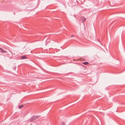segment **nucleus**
Here are the masks:
<instances>
[{"instance_id":"obj_3","label":"nucleus","mask_w":125,"mask_h":125,"mask_svg":"<svg viewBox=\"0 0 125 125\" xmlns=\"http://www.w3.org/2000/svg\"><path fill=\"white\" fill-rule=\"evenodd\" d=\"M27 57H26L25 56H22L21 57V59H27Z\"/></svg>"},{"instance_id":"obj_7","label":"nucleus","mask_w":125,"mask_h":125,"mask_svg":"<svg viewBox=\"0 0 125 125\" xmlns=\"http://www.w3.org/2000/svg\"><path fill=\"white\" fill-rule=\"evenodd\" d=\"M86 20V18L84 17V19L83 21V23H84V22Z\"/></svg>"},{"instance_id":"obj_4","label":"nucleus","mask_w":125,"mask_h":125,"mask_svg":"<svg viewBox=\"0 0 125 125\" xmlns=\"http://www.w3.org/2000/svg\"><path fill=\"white\" fill-rule=\"evenodd\" d=\"M82 63L84 65H87L89 64V63L88 62H84Z\"/></svg>"},{"instance_id":"obj_8","label":"nucleus","mask_w":125,"mask_h":125,"mask_svg":"<svg viewBox=\"0 0 125 125\" xmlns=\"http://www.w3.org/2000/svg\"><path fill=\"white\" fill-rule=\"evenodd\" d=\"M61 125H65L64 122H63L61 123Z\"/></svg>"},{"instance_id":"obj_5","label":"nucleus","mask_w":125,"mask_h":125,"mask_svg":"<svg viewBox=\"0 0 125 125\" xmlns=\"http://www.w3.org/2000/svg\"><path fill=\"white\" fill-rule=\"evenodd\" d=\"M23 105H19V108H21L22 107H23Z\"/></svg>"},{"instance_id":"obj_9","label":"nucleus","mask_w":125,"mask_h":125,"mask_svg":"<svg viewBox=\"0 0 125 125\" xmlns=\"http://www.w3.org/2000/svg\"><path fill=\"white\" fill-rule=\"evenodd\" d=\"M74 36L73 35H72L71 36V37H74Z\"/></svg>"},{"instance_id":"obj_6","label":"nucleus","mask_w":125,"mask_h":125,"mask_svg":"<svg viewBox=\"0 0 125 125\" xmlns=\"http://www.w3.org/2000/svg\"><path fill=\"white\" fill-rule=\"evenodd\" d=\"M84 17L83 16H82L81 18V20L82 21L84 19Z\"/></svg>"},{"instance_id":"obj_2","label":"nucleus","mask_w":125,"mask_h":125,"mask_svg":"<svg viewBox=\"0 0 125 125\" xmlns=\"http://www.w3.org/2000/svg\"><path fill=\"white\" fill-rule=\"evenodd\" d=\"M6 51H5L3 50L2 48H0V52L2 53H5L7 52Z\"/></svg>"},{"instance_id":"obj_1","label":"nucleus","mask_w":125,"mask_h":125,"mask_svg":"<svg viewBox=\"0 0 125 125\" xmlns=\"http://www.w3.org/2000/svg\"><path fill=\"white\" fill-rule=\"evenodd\" d=\"M39 117V116H33L30 119V122H34V121L36 120V119H37Z\"/></svg>"}]
</instances>
